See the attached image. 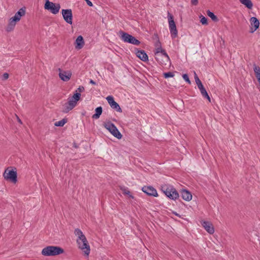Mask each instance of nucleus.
Returning a JSON list of instances; mask_svg holds the SVG:
<instances>
[{"instance_id": "obj_1", "label": "nucleus", "mask_w": 260, "mask_h": 260, "mask_svg": "<svg viewBox=\"0 0 260 260\" xmlns=\"http://www.w3.org/2000/svg\"><path fill=\"white\" fill-rule=\"evenodd\" d=\"M26 8L23 7L20 8L15 14V15L9 19V22L6 28L7 32L12 31L16 25L17 22L19 21L21 17L24 16L25 14Z\"/></svg>"}, {"instance_id": "obj_2", "label": "nucleus", "mask_w": 260, "mask_h": 260, "mask_svg": "<svg viewBox=\"0 0 260 260\" xmlns=\"http://www.w3.org/2000/svg\"><path fill=\"white\" fill-rule=\"evenodd\" d=\"M64 249L57 246H48L43 248L41 253L46 256H55L64 253Z\"/></svg>"}, {"instance_id": "obj_3", "label": "nucleus", "mask_w": 260, "mask_h": 260, "mask_svg": "<svg viewBox=\"0 0 260 260\" xmlns=\"http://www.w3.org/2000/svg\"><path fill=\"white\" fill-rule=\"evenodd\" d=\"M4 179L13 183L17 182V173L16 168L14 167H8L3 174Z\"/></svg>"}, {"instance_id": "obj_4", "label": "nucleus", "mask_w": 260, "mask_h": 260, "mask_svg": "<svg viewBox=\"0 0 260 260\" xmlns=\"http://www.w3.org/2000/svg\"><path fill=\"white\" fill-rule=\"evenodd\" d=\"M161 190L169 199L175 200L179 197V194L176 189L171 186L165 185L161 187Z\"/></svg>"}, {"instance_id": "obj_5", "label": "nucleus", "mask_w": 260, "mask_h": 260, "mask_svg": "<svg viewBox=\"0 0 260 260\" xmlns=\"http://www.w3.org/2000/svg\"><path fill=\"white\" fill-rule=\"evenodd\" d=\"M77 243L79 248L81 249L84 252V255L88 256L90 253V246L88 241L84 235L83 238L80 239H77Z\"/></svg>"}, {"instance_id": "obj_6", "label": "nucleus", "mask_w": 260, "mask_h": 260, "mask_svg": "<svg viewBox=\"0 0 260 260\" xmlns=\"http://www.w3.org/2000/svg\"><path fill=\"white\" fill-rule=\"evenodd\" d=\"M119 34L121 35V39L124 42L135 45H139L141 43L139 40H137L135 37L127 32L120 30L119 31Z\"/></svg>"}, {"instance_id": "obj_7", "label": "nucleus", "mask_w": 260, "mask_h": 260, "mask_svg": "<svg viewBox=\"0 0 260 260\" xmlns=\"http://www.w3.org/2000/svg\"><path fill=\"white\" fill-rule=\"evenodd\" d=\"M168 17L171 37L173 39H174L177 37L178 31L176 28V23L174 20V16L172 14L168 12Z\"/></svg>"}, {"instance_id": "obj_8", "label": "nucleus", "mask_w": 260, "mask_h": 260, "mask_svg": "<svg viewBox=\"0 0 260 260\" xmlns=\"http://www.w3.org/2000/svg\"><path fill=\"white\" fill-rule=\"evenodd\" d=\"M44 8L51 12L53 14H56L59 12L60 8L59 4L54 3L49 0H46L44 5Z\"/></svg>"}, {"instance_id": "obj_9", "label": "nucleus", "mask_w": 260, "mask_h": 260, "mask_svg": "<svg viewBox=\"0 0 260 260\" xmlns=\"http://www.w3.org/2000/svg\"><path fill=\"white\" fill-rule=\"evenodd\" d=\"M161 54L156 55L155 57L156 61L161 65H167L168 63H171V60L168 54L164 49L160 50Z\"/></svg>"}, {"instance_id": "obj_10", "label": "nucleus", "mask_w": 260, "mask_h": 260, "mask_svg": "<svg viewBox=\"0 0 260 260\" xmlns=\"http://www.w3.org/2000/svg\"><path fill=\"white\" fill-rule=\"evenodd\" d=\"M194 79L203 96L211 102V98L197 74L194 72Z\"/></svg>"}, {"instance_id": "obj_11", "label": "nucleus", "mask_w": 260, "mask_h": 260, "mask_svg": "<svg viewBox=\"0 0 260 260\" xmlns=\"http://www.w3.org/2000/svg\"><path fill=\"white\" fill-rule=\"evenodd\" d=\"M62 15L64 20L70 24L73 23V13L70 9H62L61 11Z\"/></svg>"}, {"instance_id": "obj_12", "label": "nucleus", "mask_w": 260, "mask_h": 260, "mask_svg": "<svg viewBox=\"0 0 260 260\" xmlns=\"http://www.w3.org/2000/svg\"><path fill=\"white\" fill-rule=\"evenodd\" d=\"M106 100L112 109L115 110L118 112H122V111L120 106L114 101V98L112 95L108 96L106 98Z\"/></svg>"}, {"instance_id": "obj_13", "label": "nucleus", "mask_w": 260, "mask_h": 260, "mask_svg": "<svg viewBox=\"0 0 260 260\" xmlns=\"http://www.w3.org/2000/svg\"><path fill=\"white\" fill-rule=\"evenodd\" d=\"M142 190L149 196H158L156 190L151 186H144L142 187Z\"/></svg>"}, {"instance_id": "obj_14", "label": "nucleus", "mask_w": 260, "mask_h": 260, "mask_svg": "<svg viewBox=\"0 0 260 260\" xmlns=\"http://www.w3.org/2000/svg\"><path fill=\"white\" fill-rule=\"evenodd\" d=\"M250 33H253L255 31L259 26V20L255 17H252L250 19Z\"/></svg>"}, {"instance_id": "obj_15", "label": "nucleus", "mask_w": 260, "mask_h": 260, "mask_svg": "<svg viewBox=\"0 0 260 260\" xmlns=\"http://www.w3.org/2000/svg\"><path fill=\"white\" fill-rule=\"evenodd\" d=\"M59 77L63 81H68L71 78L72 73L70 71H65L58 69Z\"/></svg>"}, {"instance_id": "obj_16", "label": "nucleus", "mask_w": 260, "mask_h": 260, "mask_svg": "<svg viewBox=\"0 0 260 260\" xmlns=\"http://www.w3.org/2000/svg\"><path fill=\"white\" fill-rule=\"evenodd\" d=\"M77 103L68 99V102L64 105V108L62 112L67 113L72 110L77 105Z\"/></svg>"}, {"instance_id": "obj_17", "label": "nucleus", "mask_w": 260, "mask_h": 260, "mask_svg": "<svg viewBox=\"0 0 260 260\" xmlns=\"http://www.w3.org/2000/svg\"><path fill=\"white\" fill-rule=\"evenodd\" d=\"M135 50L137 57L144 62L148 61V56L144 50H140L138 48H135Z\"/></svg>"}, {"instance_id": "obj_18", "label": "nucleus", "mask_w": 260, "mask_h": 260, "mask_svg": "<svg viewBox=\"0 0 260 260\" xmlns=\"http://www.w3.org/2000/svg\"><path fill=\"white\" fill-rule=\"evenodd\" d=\"M202 226L210 234H213L214 232V228L210 221H203L201 222Z\"/></svg>"}, {"instance_id": "obj_19", "label": "nucleus", "mask_w": 260, "mask_h": 260, "mask_svg": "<svg viewBox=\"0 0 260 260\" xmlns=\"http://www.w3.org/2000/svg\"><path fill=\"white\" fill-rule=\"evenodd\" d=\"M84 40L83 37L81 35L79 36L75 42V48L76 49H81L84 45Z\"/></svg>"}, {"instance_id": "obj_20", "label": "nucleus", "mask_w": 260, "mask_h": 260, "mask_svg": "<svg viewBox=\"0 0 260 260\" xmlns=\"http://www.w3.org/2000/svg\"><path fill=\"white\" fill-rule=\"evenodd\" d=\"M181 197L186 201H189L192 199L191 192L187 189H182L181 191Z\"/></svg>"}, {"instance_id": "obj_21", "label": "nucleus", "mask_w": 260, "mask_h": 260, "mask_svg": "<svg viewBox=\"0 0 260 260\" xmlns=\"http://www.w3.org/2000/svg\"><path fill=\"white\" fill-rule=\"evenodd\" d=\"M103 125L107 130L109 131L110 133L111 132V131H112L116 126L115 124L110 120H108L104 122Z\"/></svg>"}, {"instance_id": "obj_22", "label": "nucleus", "mask_w": 260, "mask_h": 260, "mask_svg": "<svg viewBox=\"0 0 260 260\" xmlns=\"http://www.w3.org/2000/svg\"><path fill=\"white\" fill-rule=\"evenodd\" d=\"M103 112V108L101 106L97 107L95 109V113L92 116L93 119H97L100 118Z\"/></svg>"}, {"instance_id": "obj_23", "label": "nucleus", "mask_w": 260, "mask_h": 260, "mask_svg": "<svg viewBox=\"0 0 260 260\" xmlns=\"http://www.w3.org/2000/svg\"><path fill=\"white\" fill-rule=\"evenodd\" d=\"M68 99L77 103L81 99V93L78 92L77 90H76L74 92L73 95L72 96L69 97Z\"/></svg>"}, {"instance_id": "obj_24", "label": "nucleus", "mask_w": 260, "mask_h": 260, "mask_svg": "<svg viewBox=\"0 0 260 260\" xmlns=\"http://www.w3.org/2000/svg\"><path fill=\"white\" fill-rule=\"evenodd\" d=\"M110 133L118 139H121L122 137V134L118 131L116 126H115V127L114 128V129L112 131H111V132H110Z\"/></svg>"}, {"instance_id": "obj_25", "label": "nucleus", "mask_w": 260, "mask_h": 260, "mask_svg": "<svg viewBox=\"0 0 260 260\" xmlns=\"http://www.w3.org/2000/svg\"><path fill=\"white\" fill-rule=\"evenodd\" d=\"M240 2L249 9H251L253 7V4L251 0H240Z\"/></svg>"}, {"instance_id": "obj_26", "label": "nucleus", "mask_w": 260, "mask_h": 260, "mask_svg": "<svg viewBox=\"0 0 260 260\" xmlns=\"http://www.w3.org/2000/svg\"><path fill=\"white\" fill-rule=\"evenodd\" d=\"M207 14L214 22H218L219 21L217 16L215 15L213 12H211L209 10L207 11Z\"/></svg>"}, {"instance_id": "obj_27", "label": "nucleus", "mask_w": 260, "mask_h": 260, "mask_svg": "<svg viewBox=\"0 0 260 260\" xmlns=\"http://www.w3.org/2000/svg\"><path fill=\"white\" fill-rule=\"evenodd\" d=\"M253 70L255 75V76L257 80L260 79V68L258 66L254 64Z\"/></svg>"}, {"instance_id": "obj_28", "label": "nucleus", "mask_w": 260, "mask_h": 260, "mask_svg": "<svg viewBox=\"0 0 260 260\" xmlns=\"http://www.w3.org/2000/svg\"><path fill=\"white\" fill-rule=\"evenodd\" d=\"M68 122L67 118H63L62 120L56 122L54 125L56 126L62 127Z\"/></svg>"}, {"instance_id": "obj_29", "label": "nucleus", "mask_w": 260, "mask_h": 260, "mask_svg": "<svg viewBox=\"0 0 260 260\" xmlns=\"http://www.w3.org/2000/svg\"><path fill=\"white\" fill-rule=\"evenodd\" d=\"M75 235L78 237L77 239H80V238H83L84 235L83 234L81 230L78 228H77L74 231Z\"/></svg>"}, {"instance_id": "obj_30", "label": "nucleus", "mask_w": 260, "mask_h": 260, "mask_svg": "<svg viewBox=\"0 0 260 260\" xmlns=\"http://www.w3.org/2000/svg\"><path fill=\"white\" fill-rule=\"evenodd\" d=\"M200 22L203 24V25H207L208 22V18L205 17V16H203V15H201L200 16Z\"/></svg>"}, {"instance_id": "obj_31", "label": "nucleus", "mask_w": 260, "mask_h": 260, "mask_svg": "<svg viewBox=\"0 0 260 260\" xmlns=\"http://www.w3.org/2000/svg\"><path fill=\"white\" fill-rule=\"evenodd\" d=\"M163 76L165 78H171L174 76V74L173 72H166L164 73Z\"/></svg>"}, {"instance_id": "obj_32", "label": "nucleus", "mask_w": 260, "mask_h": 260, "mask_svg": "<svg viewBox=\"0 0 260 260\" xmlns=\"http://www.w3.org/2000/svg\"><path fill=\"white\" fill-rule=\"evenodd\" d=\"M157 43H159V47H158L156 49V52H155V56H156V55H159L158 53L160 52V50H162L161 46V43L159 39L157 40Z\"/></svg>"}, {"instance_id": "obj_33", "label": "nucleus", "mask_w": 260, "mask_h": 260, "mask_svg": "<svg viewBox=\"0 0 260 260\" xmlns=\"http://www.w3.org/2000/svg\"><path fill=\"white\" fill-rule=\"evenodd\" d=\"M182 77L183 78V79L187 82L188 83V84H190L191 83V82H190V80L189 78V76L188 75V74H183L182 75Z\"/></svg>"}, {"instance_id": "obj_34", "label": "nucleus", "mask_w": 260, "mask_h": 260, "mask_svg": "<svg viewBox=\"0 0 260 260\" xmlns=\"http://www.w3.org/2000/svg\"><path fill=\"white\" fill-rule=\"evenodd\" d=\"M121 189L122 190V192L124 194H130V191L128 190H127L126 188H125L124 187L123 188H121Z\"/></svg>"}, {"instance_id": "obj_35", "label": "nucleus", "mask_w": 260, "mask_h": 260, "mask_svg": "<svg viewBox=\"0 0 260 260\" xmlns=\"http://www.w3.org/2000/svg\"><path fill=\"white\" fill-rule=\"evenodd\" d=\"M85 89L84 87L82 86H80L76 90H77L78 92H82L84 91Z\"/></svg>"}, {"instance_id": "obj_36", "label": "nucleus", "mask_w": 260, "mask_h": 260, "mask_svg": "<svg viewBox=\"0 0 260 260\" xmlns=\"http://www.w3.org/2000/svg\"><path fill=\"white\" fill-rule=\"evenodd\" d=\"M9 75L7 73H5L3 75V79L4 80H6L9 78Z\"/></svg>"}, {"instance_id": "obj_37", "label": "nucleus", "mask_w": 260, "mask_h": 260, "mask_svg": "<svg viewBox=\"0 0 260 260\" xmlns=\"http://www.w3.org/2000/svg\"><path fill=\"white\" fill-rule=\"evenodd\" d=\"M84 1L86 2L87 5L89 6V7L93 6L92 3L90 1H89V0H84Z\"/></svg>"}, {"instance_id": "obj_38", "label": "nucleus", "mask_w": 260, "mask_h": 260, "mask_svg": "<svg viewBox=\"0 0 260 260\" xmlns=\"http://www.w3.org/2000/svg\"><path fill=\"white\" fill-rule=\"evenodd\" d=\"M191 4L196 6L198 4V0H191Z\"/></svg>"}, {"instance_id": "obj_39", "label": "nucleus", "mask_w": 260, "mask_h": 260, "mask_svg": "<svg viewBox=\"0 0 260 260\" xmlns=\"http://www.w3.org/2000/svg\"><path fill=\"white\" fill-rule=\"evenodd\" d=\"M89 83L92 85H96V82L92 79L90 80Z\"/></svg>"}, {"instance_id": "obj_40", "label": "nucleus", "mask_w": 260, "mask_h": 260, "mask_svg": "<svg viewBox=\"0 0 260 260\" xmlns=\"http://www.w3.org/2000/svg\"><path fill=\"white\" fill-rule=\"evenodd\" d=\"M73 147L75 148H78L79 147V146L76 143L74 142L73 143Z\"/></svg>"}, {"instance_id": "obj_41", "label": "nucleus", "mask_w": 260, "mask_h": 260, "mask_svg": "<svg viewBox=\"0 0 260 260\" xmlns=\"http://www.w3.org/2000/svg\"><path fill=\"white\" fill-rule=\"evenodd\" d=\"M172 213H173V214L175 215H176V216H177L180 217V215H179V214H178V213H177V212H174V211H173V212H172Z\"/></svg>"}, {"instance_id": "obj_42", "label": "nucleus", "mask_w": 260, "mask_h": 260, "mask_svg": "<svg viewBox=\"0 0 260 260\" xmlns=\"http://www.w3.org/2000/svg\"><path fill=\"white\" fill-rule=\"evenodd\" d=\"M17 120H18V121L20 123H22V121L21 120H20V119L17 116Z\"/></svg>"}, {"instance_id": "obj_43", "label": "nucleus", "mask_w": 260, "mask_h": 260, "mask_svg": "<svg viewBox=\"0 0 260 260\" xmlns=\"http://www.w3.org/2000/svg\"><path fill=\"white\" fill-rule=\"evenodd\" d=\"M128 196L130 198L134 199V196L132 195L131 193L128 194Z\"/></svg>"}, {"instance_id": "obj_44", "label": "nucleus", "mask_w": 260, "mask_h": 260, "mask_svg": "<svg viewBox=\"0 0 260 260\" xmlns=\"http://www.w3.org/2000/svg\"><path fill=\"white\" fill-rule=\"evenodd\" d=\"M155 46L157 47H159V43H157V42L155 44Z\"/></svg>"}, {"instance_id": "obj_45", "label": "nucleus", "mask_w": 260, "mask_h": 260, "mask_svg": "<svg viewBox=\"0 0 260 260\" xmlns=\"http://www.w3.org/2000/svg\"><path fill=\"white\" fill-rule=\"evenodd\" d=\"M258 82V83L259 84V86H260V79H259V80H257Z\"/></svg>"}, {"instance_id": "obj_46", "label": "nucleus", "mask_w": 260, "mask_h": 260, "mask_svg": "<svg viewBox=\"0 0 260 260\" xmlns=\"http://www.w3.org/2000/svg\"><path fill=\"white\" fill-rule=\"evenodd\" d=\"M164 60V57L160 58V60Z\"/></svg>"}, {"instance_id": "obj_47", "label": "nucleus", "mask_w": 260, "mask_h": 260, "mask_svg": "<svg viewBox=\"0 0 260 260\" xmlns=\"http://www.w3.org/2000/svg\"><path fill=\"white\" fill-rule=\"evenodd\" d=\"M155 35V36H156V37L158 39V37L157 34H156V35Z\"/></svg>"}]
</instances>
